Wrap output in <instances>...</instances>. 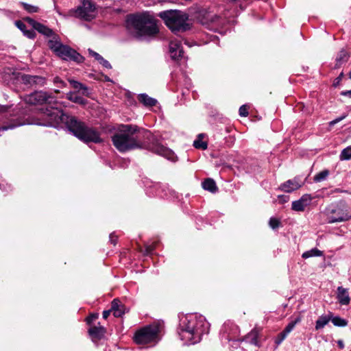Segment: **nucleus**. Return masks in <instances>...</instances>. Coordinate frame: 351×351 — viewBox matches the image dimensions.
Masks as SVG:
<instances>
[{"mask_svg": "<svg viewBox=\"0 0 351 351\" xmlns=\"http://www.w3.org/2000/svg\"><path fill=\"white\" fill-rule=\"evenodd\" d=\"M110 240L112 243L115 245L117 243V237L114 234H110Z\"/></svg>", "mask_w": 351, "mask_h": 351, "instance_id": "obj_47", "label": "nucleus"}, {"mask_svg": "<svg viewBox=\"0 0 351 351\" xmlns=\"http://www.w3.org/2000/svg\"><path fill=\"white\" fill-rule=\"evenodd\" d=\"M239 115L241 117H247L248 115V108L246 105H243L239 108Z\"/></svg>", "mask_w": 351, "mask_h": 351, "instance_id": "obj_41", "label": "nucleus"}, {"mask_svg": "<svg viewBox=\"0 0 351 351\" xmlns=\"http://www.w3.org/2000/svg\"><path fill=\"white\" fill-rule=\"evenodd\" d=\"M66 97L69 101L82 106L86 105L88 102L86 99L78 95L77 93L75 91H70L66 93Z\"/></svg>", "mask_w": 351, "mask_h": 351, "instance_id": "obj_22", "label": "nucleus"}, {"mask_svg": "<svg viewBox=\"0 0 351 351\" xmlns=\"http://www.w3.org/2000/svg\"><path fill=\"white\" fill-rule=\"evenodd\" d=\"M24 21L28 23L34 30L49 38L53 35L54 32L47 26L36 21L30 17L24 18Z\"/></svg>", "mask_w": 351, "mask_h": 351, "instance_id": "obj_13", "label": "nucleus"}, {"mask_svg": "<svg viewBox=\"0 0 351 351\" xmlns=\"http://www.w3.org/2000/svg\"><path fill=\"white\" fill-rule=\"evenodd\" d=\"M158 328L155 326H146L135 333L134 341L137 344H146L156 341L157 339Z\"/></svg>", "mask_w": 351, "mask_h": 351, "instance_id": "obj_8", "label": "nucleus"}, {"mask_svg": "<svg viewBox=\"0 0 351 351\" xmlns=\"http://www.w3.org/2000/svg\"><path fill=\"white\" fill-rule=\"evenodd\" d=\"M98 314H92L89 317L86 318V322L88 324H90L94 320L97 319Z\"/></svg>", "mask_w": 351, "mask_h": 351, "instance_id": "obj_46", "label": "nucleus"}, {"mask_svg": "<svg viewBox=\"0 0 351 351\" xmlns=\"http://www.w3.org/2000/svg\"><path fill=\"white\" fill-rule=\"evenodd\" d=\"M138 127L133 125H121L112 136L113 145L120 152H125L141 147L140 143L135 136Z\"/></svg>", "mask_w": 351, "mask_h": 351, "instance_id": "obj_3", "label": "nucleus"}, {"mask_svg": "<svg viewBox=\"0 0 351 351\" xmlns=\"http://www.w3.org/2000/svg\"><path fill=\"white\" fill-rule=\"evenodd\" d=\"M34 80V75H23L21 76V81L24 84L33 86Z\"/></svg>", "mask_w": 351, "mask_h": 351, "instance_id": "obj_38", "label": "nucleus"}, {"mask_svg": "<svg viewBox=\"0 0 351 351\" xmlns=\"http://www.w3.org/2000/svg\"><path fill=\"white\" fill-rule=\"evenodd\" d=\"M49 38L50 39L48 41V47L55 53H57L64 45L61 43L59 37L55 33H53V35L51 36Z\"/></svg>", "mask_w": 351, "mask_h": 351, "instance_id": "obj_21", "label": "nucleus"}, {"mask_svg": "<svg viewBox=\"0 0 351 351\" xmlns=\"http://www.w3.org/2000/svg\"><path fill=\"white\" fill-rule=\"evenodd\" d=\"M75 14L85 21H90L96 16L95 6L90 0H84L82 5L77 9Z\"/></svg>", "mask_w": 351, "mask_h": 351, "instance_id": "obj_11", "label": "nucleus"}, {"mask_svg": "<svg viewBox=\"0 0 351 351\" xmlns=\"http://www.w3.org/2000/svg\"><path fill=\"white\" fill-rule=\"evenodd\" d=\"M202 187L204 190L208 191L211 193H215L218 189L214 180L207 178L202 182Z\"/></svg>", "mask_w": 351, "mask_h": 351, "instance_id": "obj_28", "label": "nucleus"}, {"mask_svg": "<svg viewBox=\"0 0 351 351\" xmlns=\"http://www.w3.org/2000/svg\"><path fill=\"white\" fill-rule=\"evenodd\" d=\"M204 136L203 134H200L198 135L197 139L194 141L193 142V146L197 149H201L203 150H205L208 147V144L206 142L203 141L202 140V138Z\"/></svg>", "mask_w": 351, "mask_h": 351, "instance_id": "obj_31", "label": "nucleus"}, {"mask_svg": "<svg viewBox=\"0 0 351 351\" xmlns=\"http://www.w3.org/2000/svg\"><path fill=\"white\" fill-rule=\"evenodd\" d=\"M348 53L345 50L340 51L336 58L337 65L340 66L347 62L348 60Z\"/></svg>", "mask_w": 351, "mask_h": 351, "instance_id": "obj_30", "label": "nucleus"}, {"mask_svg": "<svg viewBox=\"0 0 351 351\" xmlns=\"http://www.w3.org/2000/svg\"><path fill=\"white\" fill-rule=\"evenodd\" d=\"M151 150L160 156H162L168 160L175 161L176 160V156L172 150L165 147L159 143L152 145Z\"/></svg>", "mask_w": 351, "mask_h": 351, "instance_id": "obj_15", "label": "nucleus"}, {"mask_svg": "<svg viewBox=\"0 0 351 351\" xmlns=\"http://www.w3.org/2000/svg\"><path fill=\"white\" fill-rule=\"evenodd\" d=\"M330 214H337L336 216H328V223H330L345 221L351 219V214L348 212V206L344 201L339 202L336 208L330 210Z\"/></svg>", "mask_w": 351, "mask_h": 351, "instance_id": "obj_9", "label": "nucleus"}, {"mask_svg": "<svg viewBox=\"0 0 351 351\" xmlns=\"http://www.w3.org/2000/svg\"><path fill=\"white\" fill-rule=\"evenodd\" d=\"M323 255V252L317 248H313L311 250L304 252L302 255L304 258H308L314 256H321Z\"/></svg>", "mask_w": 351, "mask_h": 351, "instance_id": "obj_32", "label": "nucleus"}, {"mask_svg": "<svg viewBox=\"0 0 351 351\" xmlns=\"http://www.w3.org/2000/svg\"><path fill=\"white\" fill-rule=\"evenodd\" d=\"M341 160H347L351 159V145L343 149L339 156Z\"/></svg>", "mask_w": 351, "mask_h": 351, "instance_id": "obj_35", "label": "nucleus"}, {"mask_svg": "<svg viewBox=\"0 0 351 351\" xmlns=\"http://www.w3.org/2000/svg\"><path fill=\"white\" fill-rule=\"evenodd\" d=\"M304 184V182L302 181L299 177H295L282 183L280 186L279 189L285 193H291L302 187Z\"/></svg>", "mask_w": 351, "mask_h": 351, "instance_id": "obj_14", "label": "nucleus"}, {"mask_svg": "<svg viewBox=\"0 0 351 351\" xmlns=\"http://www.w3.org/2000/svg\"><path fill=\"white\" fill-rule=\"evenodd\" d=\"M138 99L146 107H152L156 105L157 100L149 97L145 93L138 95Z\"/></svg>", "mask_w": 351, "mask_h": 351, "instance_id": "obj_23", "label": "nucleus"}, {"mask_svg": "<svg viewBox=\"0 0 351 351\" xmlns=\"http://www.w3.org/2000/svg\"><path fill=\"white\" fill-rule=\"evenodd\" d=\"M205 323L202 318L197 319L195 315H191L184 317L180 324L179 336L185 344H194L201 340L205 332Z\"/></svg>", "mask_w": 351, "mask_h": 351, "instance_id": "obj_2", "label": "nucleus"}, {"mask_svg": "<svg viewBox=\"0 0 351 351\" xmlns=\"http://www.w3.org/2000/svg\"><path fill=\"white\" fill-rule=\"evenodd\" d=\"M69 82L74 89L77 90V92L82 91V95L89 96L90 93L88 92V88L86 85L71 79L69 80Z\"/></svg>", "mask_w": 351, "mask_h": 351, "instance_id": "obj_24", "label": "nucleus"}, {"mask_svg": "<svg viewBox=\"0 0 351 351\" xmlns=\"http://www.w3.org/2000/svg\"><path fill=\"white\" fill-rule=\"evenodd\" d=\"M313 199L311 195L304 194L298 200L292 202L291 209L297 212H303L311 204Z\"/></svg>", "mask_w": 351, "mask_h": 351, "instance_id": "obj_16", "label": "nucleus"}, {"mask_svg": "<svg viewBox=\"0 0 351 351\" xmlns=\"http://www.w3.org/2000/svg\"><path fill=\"white\" fill-rule=\"evenodd\" d=\"M160 16L172 31H186L190 28L189 15L180 10H170L161 12Z\"/></svg>", "mask_w": 351, "mask_h": 351, "instance_id": "obj_5", "label": "nucleus"}, {"mask_svg": "<svg viewBox=\"0 0 351 351\" xmlns=\"http://www.w3.org/2000/svg\"><path fill=\"white\" fill-rule=\"evenodd\" d=\"M169 52L171 57L178 60L183 56V49L181 46V41L178 39L171 40L169 43Z\"/></svg>", "mask_w": 351, "mask_h": 351, "instance_id": "obj_17", "label": "nucleus"}, {"mask_svg": "<svg viewBox=\"0 0 351 351\" xmlns=\"http://www.w3.org/2000/svg\"><path fill=\"white\" fill-rule=\"evenodd\" d=\"M25 123H27L25 121H20V120H16V121H14V123H10L9 125L3 126L1 128V129L3 130H7L8 129H13V128H14L16 127L25 125Z\"/></svg>", "mask_w": 351, "mask_h": 351, "instance_id": "obj_37", "label": "nucleus"}, {"mask_svg": "<svg viewBox=\"0 0 351 351\" xmlns=\"http://www.w3.org/2000/svg\"><path fill=\"white\" fill-rule=\"evenodd\" d=\"M74 117L69 116L62 112L58 108H46L43 113L42 119H45V123H36L39 125H45L55 127L60 123H64L69 128V122Z\"/></svg>", "mask_w": 351, "mask_h": 351, "instance_id": "obj_6", "label": "nucleus"}, {"mask_svg": "<svg viewBox=\"0 0 351 351\" xmlns=\"http://www.w3.org/2000/svg\"><path fill=\"white\" fill-rule=\"evenodd\" d=\"M197 18L203 25H206L214 31L223 27L227 23L226 19L205 10H201Z\"/></svg>", "mask_w": 351, "mask_h": 351, "instance_id": "obj_7", "label": "nucleus"}, {"mask_svg": "<svg viewBox=\"0 0 351 351\" xmlns=\"http://www.w3.org/2000/svg\"><path fill=\"white\" fill-rule=\"evenodd\" d=\"M156 243H153L152 245H148L145 246V254H150L154 250L155 245Z\"/></svg>", "mask_w": 351, "mask_h": 351, "instance_id": "obj_44", "label": "nucleus"}, {"mask_svg": "<svg viewBox=\"0 0 351 351\" xmlns=\"http://www.w3.org/2000/svg\"><path fill=\"white\" fill-rule=\"evenodd\" d=\"M53 82L56 84H59L58 87L60 88L65 87L66 85V84L63 80H62L59 77H56L53 79Z\"/></svg>", "mask_w": 351, "mask_h": 351, "instance_id": "obj_43", "label": "nucleus"}, {"mask_svg": "<svg viewBox=\"0 0 351 351\" xmlns=\"http://www.w3.org/2000/svg\"><path fill=\"white\" fill-rule=\"evenodd\" d=\"M21 5L25 10L29 13H36L39 11V8L36 5H30L26 3H21Z\"/></svg>", "mask_w": 351, "mask_h": 351, "instance_id": "obj_36", "label": "nucleus"}, {"mask_svg": "<svg viewBox=\"0 0 351 351\" xmlns=\"http://www.w3.org/2000/svg\"><path fill=\"white\" fill-rule=\"evenodd\" d=\"M344 117H342L336 119L335 120H333L332 121H331L330 124L334 125V124L338 123L339 121H340L341 120H342Z\"/></svg>", "mask_w": 351, "mask_h": 351, "instance_id": "obj_51", "label": "nucleus"}, {"mask_svg": "<svg viewBox=\"0 0 351 351\" xmlns=\"http://www.w3.org/2000/svg\"><path fill=\"white\" fill-rule=\"evenodd\" d=\"M331 322L335 326L343 327L348 325V321L340 317H334L331 318Z\"/></svg>", "mask_w": 351, "mask_h": 351, "instance_id": "obj_34", "label": "nucleus"}, {"mask_svg": "<svg viewBox=\"0 0 351 351\" xmlns=\"http://www.w3.org/2000/svg\"><path fill=\"white\" fill-rule=\"evenodd\" d=\"M341 95H343V96H348V97H351V90H350L342 91L341 93Z\"/></svg>", "mask_w": 351, "mask_h": 351, "instance_id": "obj_49", "label": "nucleus"}, {"mask_svg": "<svg viewBox=\"0 0 351 351\" xmlns=\"http://www.w3.org/2000/svg\"><path fill=\"white\" fill-rule=\"evenodd\" d=\"M69 130L80 140L84 143L102 142L100 133L93 128L87 126L84 122L78 121L75 117L69 122Z\"/></svg>", "mask_w": 351, "mask_h": 351, "instance_id": "obj_4", "label": "nucleus"}, {"mask_svg": "<svg viewBox=\"0 0 351 351\" xmlns=\"http://www.w3.org/2000/svg\"><path fill=\"white\" fill-rule=\"evenodd\" d=\"M329 173L330 172L328 169H325V170H323V171L319 172L314 176V178H313L314 182H320L325 180L328 178Z\"/></svg>", "mask_w": 351, "mask_h": 351, "instance_id": "obj_33", "label": "nucleus"}, {"mask_svg": "<svg viewBox=\"0 0 351 351\" xmlns=\"http://www.w3.org/2000/svg\"><path fill=\"white\" fill-rule=\"evenodd\" d=\"M111 313V310L104 311L103 312V318L107 319Z\"/></svg>", "mask_w": 351, "mask_h": 351, "instance_id": "obj_48", "label": "nucleus"}, {"mask_svg": "<svg viewBox=\"0 0 351 351\" xmlns=\"http://www.w3.org/2000/svg\"><path fill=\"white\" fill-rule=\"evenodd\" d=\"M126 24L130 33L138 39L154 37L159 32L157 19L147 12L128 16Z\"/></svg>", "mask_w": 351, "mask_h": 351, "instance_id": "obj_1", "label": "nucleus"}, {"mask_svg": "<svg viewBox=\"0 0 351 351\" xmlns=\"http://www.w3.org/2000/svg\"><path fill=\"white\" fill-rule=\"evenodd\" d=\"M106 332V329L98 323L97 326H93L88 329V334L93 340L102 339Z\"/></svg>", "mask_w": 351, "mask_h": 351, "instance_id": "obj_18", "label": "nucleus"}, {"mask_svg": "<svg viewBox=\"0 0 351 351\" xmlns=\"http://www.w3.org/2000/svg\"><path fill=\"white\" fill-rule=\"evenodd\" d=\"M337 345L340 349H343L344 348V343L342 340H338Z\"/></svg>", "mask_w": 351, "mask_h": 351, "instance_id": "obj_50", "label": "nucleus"}, {"mask_svg": "<svg viewBox=\"0 0 351 351\" xmlns=\"http://www.w3.org/2000/svg\"><path fill=\"white\" fill-rule=\"evenodd\" d=\"M16 25L17 27L21 29L24 35L29 38H34L36 37V33L34 29H27L26 25L24 23L21 21H18L16 22Z\"/></svg>", "mask_w": 351, "mask_h": 351, "instance_id": "obj_27", "label": "nucleus"}, {"mask_svg": "<svg viewBox=\"0 0 351 351\" xmlns=\"http://www.w3.org/2000/svg\"><path fill=\"white\" fill-rule=\"evenodd\" d=\"M337 299L341 305H348L350 303V298L348 289L339 287L337 288Z\"/></svg>", "mask_w": 351, "mask_h": 351, "instance_id": "obj_20", "label": "nucleus"}, {"mask_svg": "<svg viewBox=\"0 0 351 351\" xmlns=\"http://www.w3.org/2000/svg\"><path fill=\"white\" fill-rule=\"evenodd\" d=\"M25 101L32 105L42 104L44 103L51 104L55 97L44 91H36L25 96Z\"/></svg>", "mask_w": 351, "mask_h": 351, "instance_id": "obj_10", "label": "nucleus"}, {"mask_svg": "<svg viewBox=\"0 0 351 351\" xmlns=\"http://www.w3.org/2000/svg\"><path fill=\"white\" fill-rule=\"evenodd\" d=\"M342 76H343V73H341L340 75L337 78V80H338V82H339L341 80Z\"/></svg>", "mask_w": 351, "mask_h": 351, "instance_id": "obj_52", "label": "nucleus"}, {"mask_svg": "<svg viewBox=\"0 0 351 351\" xmlns=\"http://www.w3.org/2000/svg\"><path fill=\"white\" fill-rule=\"evenodd\" d=\"M332 318V313H330V314L327 315H322L320 316L318 319L316 321L315 323V330H319L323 328L326 325L328 324V322L330 321Z\"/></svg>", "mask_w": 351, "mask_h": 351, "instance_id": "obj_26", "label": "nucleus"}, {"mask_svg": "<svg viewBox=\"0 0 351 351\" xmlns=\"http://www.w3.org/2000/svg\"><path fill=\"white\" fill-rule=\"evenodd\" d=\"M280 221L277 218L271 217L269 221V225L272 229H276L280 226Z\"/></svg>", "mask_w": 351, "mask_h": 351, "instance_id": "obj_39", "label": "nucleus"}, {"mask_svg": "<svg viewBox=\"0 0 351 351\" xmlns=\"http://www.w3.org/2000/svg\"><path fill=\"white\" fill-rule=\"evenodd\" d=\"M88 53L91 56L94 57L95 59L96 60H97L98 62H99L101 60V58H103L100 54H99L98 53L94 51L93 50H92L90 49H88Z\"/></svg>", "mask_w": 351, "mask_h": 351, "instance_id": "obj_42", "label": "nucleus"}, {"mask_svg": "<svg viewBox=\"0 0 351 351\" xmlns=\"http://www.w3.org/2000/svg\"><path fill=\"white\" fill-rule=\"evenodd\" d=\"M58 57L66 61H74L77 63L82 62L84 58L75 50L67 45H63L56 53Z\"/></svg>", "mask_w": 351, "mask_h": 351, "instance_id": "obj_12", "label": "nucleus"}, {"mask_svg": "<svg viewBox=\"0 0 351 351\" xmlns=\"http://www.w3.org/2000/svg\"><path fill=\"white\" fill-rule=\"evenodd\" d=\"M111 312L116 317H120L125 313V308L124 305L118 300L114 299L111 304Z\"/></svg>", "mask_w": 351, "mask_h": 351, "instance_id": "obj_19", "label": "nucleus"}, {"mask_svg": "<svg viewBox=\"0 0 351 351\" xmlns=\"http://www.w3.org/2000/svg\"><path fill=\"white\" fill-rule=\"evenodd\" d=\"M301 321V317H298L294 321L291 322L284 329L283 332L280 334L282 335V339H284L286 336L293 330L296 324Z\"/></svg>", "mask_w": 351, "mask_h": 351, "instance_id": "obj_29", "label": "nucleus"}, {"mask_svg": "<svg viewBox=\"0 0 351 351\" xmlns=\"http://www.w3.org/2000/svg\"><path fill=\"white\" fill-rule=\"evenodd\" d=\"M258 337H259V332L257 329L254 328L253 329L250 333H248L245 337V340L250 343V344L260 346L258 343Z\"/></svg>", "mask_w": 351, "mask_h": 351, "instance_id": "obj_25", "label": "nucleus"}, {"mask_svg": "<svg viewBox=\"0 0 351 351\" xmlns=\"http://www.w3.org/2000/svg\"><path fill=\"white\" fill-rule=\"evenodd\" d=\"M99 64H101L104 67L106 68V69H111L112 68V66L111 64H110V62L105 60L104 58H101V60L99 62Z\"/></svg>", "mask_w": 351, "mask_h": 351, "instance_id": "obj_45", "label": "nucleus"}, {"mask_svg": "<svg viewBox=\"0 0 351 351\" xmlns=\"http://www.w3.org/2000/svg\"><path fill=\"white\" fill-rule=\"evenodd\" d=\"M45 78L40 76L34 75V85H38L40 86H43L45 85Z\"/></svg>", "mask_w": 351, "mask_h": 351, "instance_id": "obj_40", "label": "nucleus"}]
</instances>
